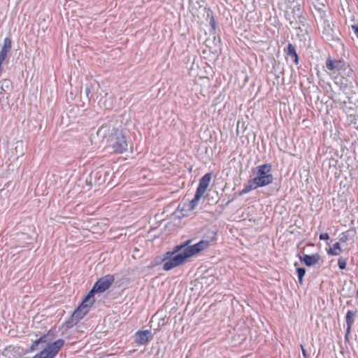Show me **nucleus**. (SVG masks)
<instances>
[{"instance_id":"f257e3e1","label":"nucleus","mask_w":358,"mask_h":358,"mask_svg":"<svg viewBox=\"0 0 358 358\" xmlns=\"http://www.w3.org/2000/svg\"><path fill=\"white\" fill-rule=\"evenodd\" d=\"M97 136L114 152L122 153L127 150L128 143L124 135L110 124L102 125L97 131Z\"/></svg>"},{"instance_id":"f03ea898","label":"nucleus","mask_w":358,"mask_h":358,"mask_svg":"<svg viewBox=\"0 0 358 358\" xmlns=\"http://www.w3.org/2000/svg\"><path fill=\"white\" fill-rule=\"evenodd\" d=\"M113 281L114 277L112 275H107L101 278L94 284L92 289L85 296L81 304L74 311L73 316L76 319L83 317L94 302V293L103 292L109 288Z\"/></svg>"},{"instance_id":"7ed1b4c3","label":"nucleus","mask_w":358,"mask_h":358,"mask_svg":"<svg viewBox=\"0 0 358 358\" xmlns=\"http://www.w3.org/2000/svg\"><path fill=\"white\" fill-rule=\"evenodd\" d=\"M64 341L62 339H58L54 342H48V336H41L36 340L31 346V351H34L38 345H43V350L36 354L33 358H54L60 349L63 347Z\"/></svg>"},{"instance_id":"20e7f679","label":"nucleus","mask_w":358,"mask_h":358,"mask_svg":"<svg viewBox=\"0 0 358 358\" xmlns=\"http://www.w3.org/2000/svg\"><path fill=\"white\" fill-rule=\"evenodd\" d=\"M189 258L182 245H178L171 252H167L164 259L163 269L169 271L182 265Z\"/></svg>"},{"instance_id":"39448f33","label":"nucleus","mask_w":358,"mask_h":358,"mask_svg":"<svg viewBox=\"0 0 358 358\" xmlns=\"http://www.w3.org/2000/svg\"><path fill=\"white\" fill-rule=\"evenodd\" d=\"M256 176L249 181L248 184L241 190L240 194H245L258 187L268 184V167L264 164L257 168Z\"/></svg>"},{"instance_id":"423d86ee","label":"nucleus","mask_w":358,"mask_h":358,"mask_svg":"<svg viewBox=\"0 0 358 358\" xmlns=\"http://www.w3.org/2000/svg\"><path fill=\"white\" fill-rule=\"evenodd\" d=\"M203 195L196 192L194 197L192 201H190L187 204H183L182 206H179L178 208L181 211V214L182 216H189L190 215V212L196 210L197 206H199V203L200 199L203 197Z\"/></svg>"},{"instance_id":"0eeeda50","label":"nucleus","mask_w":358,"mask_h":358,"mask_svg":"<svg viewBox=\"0 0 358 358\" xmlns=\"http://www.w3.org/2000/svg\"><path fill=\"white\" fill-rule=\"evenodd\" d=\"M190 241H188L187 243L182 245L189 257L207 248L210 244L209 241L205 240H202L193 245H188Z\"/></svg>"},{"instance_id":"6e6552de","label":"nucleus","mask_w":358,"mask_h":358,"mask_svg":"<svg viewBox=\"0 0 358 358\" xmlns=\"http://www.w3.org/2000/svg\"><path fill=\"white\" fill-rule=\"evenodd\" d=\"M348 66L347 63L342 59H333L329 57L326 62V67L329 71H345Z\"/></svg>"},{"instance_id":"1a4fd4ad","label":"nucleus","mask_w":358,"mask_h":358,"mask_svg":"<svg viewBox=\"0 0 358 358\" xmlns=\"http://www.w3.org/2000/svg\"><path fill=\"white\" fill-rule=\"evenodd\" d=\"M152 338L150 330L138 331L135 334L134 341L138 345H145Z\"/></svg>"},{"instance_id":"9d476101","label":"nucleus","mask_w":358,"mask_h":358,"mask_svg":"<svg viewBox=\"0 0 358 358\" xmlns=\"http://www.w3.org/2000/svg\"><path fill=\"white\" fill-rule=\"evenodd\" d=\"M211 180V176L210 173L205 174L199 181L196 192L204 195L209 184Z\"/></svg>"},{"instance_id":"9b49d317","label":"nucleus","mask_w":358,"mask_h":358,"mask_svg":"<svg viewBox=\"0 0 358 358\" xmlns=\"http://www.w3.org/2000/svg\"><path fill=\"white\" fill-rule=\"evenodd\" d=\"M284 52L285 55L290 58L294 64H298L299 63V58L293 44L289 43L287 47L284 49Z\"/></svg>"},{"instance_id":"f8f14e48","label":"nucleus","mask_w":358,"mask_h":358,"mask_svg":"<svg viewBox=\"0 0 358 358\" xmlns=\"http://www.w3.org/2000/svg\"><path fill=\"white\" fill-rule=\"evenodd\" d=\"M300 259L306 266H310L319 262L320 255L319 254L313 255H304L303 257H301Z\"/></svg>"},{"instance_id":"ddd939ff","label":"nucleus","mask_w":358,"mask_h":358,"mask_svg":"<svg viewBox=\"0 0 358 358\" xmlns=\"http://www.w3.org/2000/svg\"><path fill=\"white\" fill-rule=\"evenodd\" d=\"M355 313L352 310H348L347 314H346L345 320H346V322H347V324H348V327H347V329H346L345 338L348 337V334L350 332L352 326L353 322H354V317H355Z\"/></svg>"},{"instance_id":"4468645a","label":"nucleus","mask_w":358,"mask_h":358,"mask_svg":"<svg viewBox=\"0 0 358 358\" xmlns=\"http://www.w3.org/2000/svg\"><path fill=\"white\" fill-rule=\"evenodd\" d=\"M343 250L341 246L340 242L335 243L332 247L327 249V252L329 256H338L341 254Z\"/></svg>"},{"instance_id":"2eb2a0df","label":"nucleus","mask_w":358,"mask_h":358,"mask_svg":"<svg viewBox=\"0 0 358 358\" xmlns=\"http://www.w3.org/2000/svg\"><path fill=\"white\" fill-rule=\"evenodd\" d=\"M15 150L16 151V153L19 154V155H24V146L22 141H19L15 143Z\"/></svg>"},{"instance_id":"dca6fc26","label":"nucleus","mask_w":358,"mask_h":358,"mask_svg":"<svg viewBox=\"0 0 358 358\" xmlns=\"http://www.w3.org/2000/svg\"><path fill=\"white\" fill-rule=\"evenodd\" d=\"M296 272L299 277V282L300 284H302L303 278L306 274V269L303 268H297Z\"/></svg>"},{"instance_id":"f3484780","label":"nucleus","mask_w":358,"mask_h":358,"mask_svg":"<svg viewBox=\"0 0 358 358\" xmlns=\"http://www.w3.org/2000/svg\"><path fill=\"white\" fill-rule=\"evenodd\" d=\"M348 239H349L348 231L342 232L340 234V238H339L340 243H346L348 241Z\"/></svg>"},{"instance_id":"a211bd4d","label":"nucleus","mask_w":358,"mask_h":358,"mask_svg":"<svg viewBox=\"0 0 358 358\" xmlns=\"http://www.w3.org/2000/svg\"><path fill=\"white\" fill-rule=\"evenodd\" d=\"M338 265L341 269H345L346 268L347 262L344 258L341 257L338 259Z\"/></svg>"},{"instance_id":"6ab92c4d","label":"nucleus","mask_w":358,"mask_h":358,"mask_svg":"<svg viewBox=\"0 0 358 358\" xmlns=\"http://www.w3.org/2000/svg\"><path fill=\"white\" fill-rule=\"evenodd\" d=\"M320 240H329V236L327 233H322L320 235Z\"/></svg>"},{"instance_id":"aec40b11","label":"nucleus","mask_w":358,"mask_h":358,"mask_svg":"<svg viewBox=\"0 0 358 358\" xmlns=\"http://www.w3.org/2000/svg\"><path fill=\"white\" fill-rule=\"evenodd\" d=\"M301 351H302V354H303V356L304 358H309L307 353H306V350L304 349L303 345H301Z\"/></svg>"},{"instance_id":"412c9836","label":"nucleus","mask_w":358,"mask_h":358,"mask_svg":"<svg viewBox=\"0 0 358 358\" xmlns=\"http://www.w3.org/2000/svg\"><path fill=\"white\" fill-rule=\"evenodd\" d=\"M90 93V88L88 87H86V94H87V96H88Z\"/></svg>"},{"instance_id":"4be33fe9","label":"nucleus","mask_w":358,"mask_h":358,"mask_svg":"<svg viewBox=\"0 0 358 358\" xmlns=\"http://www.w3.org/2000/svg\"><path fill=\"white\" fill-rule=\"evenodd\" d=\"M357 296H358V289H357Z\"/></svg>"}]
</instances>
